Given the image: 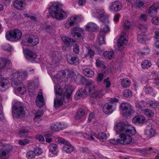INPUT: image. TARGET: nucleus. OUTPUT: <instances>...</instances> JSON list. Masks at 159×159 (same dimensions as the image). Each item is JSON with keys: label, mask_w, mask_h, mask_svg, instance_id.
Wrapping results in <instances>:
<instances>
[{"label": "nucleus", "mask_w": 159, "mask_h": 159, "mask_svg": "<svg viewBox=\"0 0 159 159\" xmlns=\"http://www.w3.org/2000/svg\"><path fill=\"white\" fill-rule=\"evenodd\" d=\"M116 131L119 132H124L125 133L121 134L120 135V144L122 145L129 144L132 141L131 136L136 133L135 128L131 125H128L123 123L117 124Z\"/></svg>", "instance_id": "obj_1"}, {"label": "nucleus", "mask_w": 159, "mask_h": 159, "mask_svg": "<svg viewBox=\"0 0 159 159\" xmlns=\"http://www.w3.org/2000/svg\"><path fill=\"white\" fill-rule=\"evenodd\" d=\"M62 5L57 2L54 3L49 7V13L53 18L58 20H63L67 16V13L62 9Z\"/></svg>", "instance_id": "obj_2"}, {"label": "nucleus", "mask_w": 159, "mask_h": 159, "mask_svg": "<svg viewBox=\"0 0 159 159\" xmlns=\"http://www.w3.org/2000/svg\"><path fill=\"white\" fill-rule=\"evenodd\" d=\"M25 113L23 105L19 102H16L12 106V114L14 117L23 116Z\"/></svg>", "instance_id": "obj_3"}, {"label": "nucleus", "mask_w": 159, "mask_h": 159, "mask_svg": "<svg viewBox=\"0 0 159 159\" xmlns=\"http://www.w3.org/2000/svg\"><path fill=\"white\" fill-rule=\"evenodd\" d=\"M21 35V31L18 29H16L7 32L6 34V37L7 40L13 41L20 39Z\"/></svg>", "instance_id": "obj_4"}, {"label": "nucleus", "mask_w": 159, "mask_h": 159, "mask_svg": "<svg viewBox=\"0 0 159 159\" xmlns=\"http://www.w3.org/2000/svg\"><path fill=\"white\" fill-rule=\"evenodd\" d=\"M39 43V39L36 35H30L27 38L24 39L22 41V44L26 46L33 47Z\"/></svg>", "instance_id": "obj_5"}, {"label": "nucleus", "mask_w": 159, "mask_h": 159, "mask_svg": "<svg viewBox=\"0 0 159 159\" xmlns=\"http://www.w3.org/2000/svg\"><path fill=\"white\" fill-rule=\"evenodd\" d=\"M120 107L122 111V115L124 116L127 117L131 113L134 112L132 106L127 102L122 103L120 105Z\"/></svg>", "instance_id": "obj_6"}, {"label": "nucleus", "mask_w": 159, "mask_h": 159, "mask_svg": "<svg viewBox=\"0 0 159 159\" xmlns=\"http://www.w3.org/2000/svg\"><path fill=\"white\" fill-rule=\"evenodd\" d=\"M128 36L125 32H123L120 35L117 42L118 50L120 51L123 49L126 45L128 41Z\"/></svg>", "instance_id": "obj_7"}, {"label": "nucleus", "mask_w": 159, "mask_h": 159, "mask_svg": "<svg viewBox=\"0 0 159 159\" xmlns=\"http://www.w3.org/2000/svg\"><path fill=\"white\" fill-rule=\"evenodd\" d=\"M11 149V146L9 144H6L0 149V159H7L9 153Z\"/></svg>", "instance_id": "obj_8"}, {"label": "nucleus", "mask_w": 159, "mask_h": 159, "mask_svg": "<svg viewBox=\"0 0 159 159\" xmlns=\"http://www.w3.org/2000/svg\"><path fill=\"white\" fill-rule=\"evenodd\" d=\"M81 20V18L79 16H72L66 22L65 27L67 29H69L75 24L80 21Z\"/></svg>", "instance_id": "obj_9"}, {"label": "nucleus", "mask_w": 159, "mask_h": 159, "mask_svg": "<svg viewBox=\"0 0 159 159\" xmlns=\"http://www.w3.org/2000/svg\"><path fill=\"white\" fill-rule=\"evenodd\" d=\"M122 6L120 2L118 1L112 2L109 7V9L111 12H117L122 9Z\"/></svg>", "instance_id": "obj_10"}, {"label": "nucleus", "mask_w": 159, "mask_h": 159, "mask_svg": "<svg viewBox=\"0 0 159 159\" xmlns=\"http://www.w3.org/2000/svg\"><path fill=\"white\" fill-rule=\"evenodd\" d=\"M67 58L68 62L71 65H77L80 63V59L77 56L67 55Z\"/></svg>", "instance_id": "obj_11"}, {"label": "nucleus", "mask_w": 159, "mask_h": 159, "mask_svg": "<svg viewBox=\"0 0 159 159\" xmlns=\"http://www.w3.org/2000/svg\"><path fill=\"white\" fill-rule=\"evenodd\" d=\"M67 126V125L64 126L60 123L55 122L51 125L50 128L52 131H57L65 128Z\"/></svg>", "instance_id": "obj_12"}, {"label": "nucleus", "mask_w": 159, "mask_h": 159, "mask_svg": "<svg viewBox=\"0 0 159 159\" xmlns=\"http://www.w3.org/2000/svg\"><path fill=\"white\" fill-rule=\"evenodd\" d=\"M103 112L106 114L112 113L113 111V105L111 103H107L103 106L102 108Z\"/></svg>", "instance_id": "obj_13"}, {"label": "nucleus", "mask_w": 159, "mask_h": 159, "mask_svg": "<svg viewBox=\"0 0 159 159\" xmlns=\"http://www.w3.org/2000/svg\"><path fill=\"white\" fill-rule=\"evenodd\" d=\"M36 106L39 107H42L44 105L43 97L41 92L38 93L36 98Z\"/></svg>", "instance_id": "obj_14"}, {"label": "nucleus", "mask_w": 159, "mask_h": 159, "mask_svg": "<svg viewBox=\"0 0 159 159\" xmlns=\"http://www.w3.org/2000/svg\"><path fill=\"white\" fill-rule=\"evenodd\" d=\"M25 6L24 0H16L13 4V6L15 8L19 10L24 9Z\"/></svg>", "instance_id": "obj_15"}, {"label": "nucleus", "mask_w": 159, "mask_h": 159, "mask_svg": "<svg viewBox=\"0 0 159 159\" xmlns=\"http://www.w3.org/2000/svg\"><path fill=\"white\" fill-rule=\"evenodd\" d=\"M13 77L14 80L21 79L23 80L25 79L27 76V72L23 71L21 72H17L13 73L12 75Z\"/></svg>", "instance_id": "obj_16"}, {"label": "nucleus", "mask_w": 159, "mask_h": 159, "mask_svg": "<svg viewBox=\"0 0 159 159\" xmlns=\"http://www.w3.org/2000/svg\"><path fill=\"white\" fill-rule=\"evenodd\" d=\"M82 32L83 30L81 29L78 27H75L71 30V33L73 37L76 39L80 37Z\"/></svg>", "instance_id": "obj_17"}, {"label": "nucleus", "mask_w": 159, "mask_h": 159, "mask_svg": "<svg viewBox=\"0 0 159 159\" xmlns=\"http://www.w3.org/2000/svg\"><path fill=\"white\" fill-rule=\"evenodd\" d=\"M97 16L101 21H104L107 20V16L104 11L103 9L97 11Z\"/></svg>", "instance_id": "obj_18"}, {"label": "nucleus", "mask_w": 159, "mask_h": 159, "mask_svg": "<svg viewBox=\"0 0 159 159\" xmlns=\"http://www.w3.org/2000/svg\"><path fill=\"white\" fill-rule=\"evenodd\" d=\"M51 58L52 62L54 64H56L61 59L62 57L57 52L55 51L52 52Z\"/></svg>", "instance_id": "obj_19"}, {"label": "nucleus", "mask_w": 159, "mask_h": 159, "mask_svg": "<svg viewBox=\"0 0 159 159\" xmlns=\"http://www.w3.org/2000/svg\"><path fill=\"white\" fill-rule=\"evenodd\" d=\"M146 121L145 117L142 116H135L132 119L133 122L135 124H142Z\"/></svg>", "instance_id": "obj_20"}, {"label": "nucleus", "mask_w": 159, "mask_h": 159, "mask_svg": "<svg viewBox=\"0 0 159 159\" xmlns=\"http://www.w3.org/2000/svg\"><path fill=\"white\" fill-rule=\"evenodd\" d=\"M25 57L28 61H34L37 57V54L36 53L33 52L31 51L27 50L25 52Z\"/></svg>", "instance_id": "obj_21"}, {"label": "nucleus", "mask_w": 159, "mask_h": 159, "mask_svg": "<svg viewBox=\"0 0 159 159\" xmlns=\"http://www.w3.org/2000/svg\"><path fill=\"white\" fill-rule=\"evenodd\" d=\"M61 39L64 44L67 47L71 46L75 42V40L67 36H63L61 38Z\"/></svg>", "instance_id": "obj_22"}, {"label": "nucleus", "mask_w": 159, "mask_h": 159, "mask_svg": "<svg viewBox=\"0 0 159 159\" xmlns=\"http://www.w3.org/2000/svg\"><path fill=\"white\" fill-rule=\"evenodd\" d=\"M95 87V86L94 81L90 80L86 82L85 89L83 90H86V92L88 91L89 93H91L94 90Z\"/></svg>", "instance_id": "obj_23"}, {"label": "nucleus", "mask_w": 159, "mask_h": 159, "mask_svg": "<svg viewBox=\"0 0 159 159\" xmlns=\"http://www.w3.org/2000/svg\"><path fill=\"white\" fill-rule=\"evenodd\" d=\"M10 86V83L7 79H3L0 81V89L2 91L7 89Z\"/></svg>", "instance_id": "obj_24"}, {"label": "nucleus", "mask_w": 159, "mask_h": 159, "mask_svg": "<svg viewBox=\"0 0 159 159\" xmlns=\"http://www.w3.org/2000/svg\"><path fill=\"white\" fill-rule=\"evenodd\" d=\"M87 95V92L86 90L81 89L78 91L74 96L75 100H78L82 97H84Z\"/></svg>", "instance_id": "obj_25"}, {"label": "nucleus", "mask_w": 159, "mask_h": 159, "mask_svg": "<svg viewBox=\"0 0 159 159\" xmlns=\"http://www.w3.org/2000/svg\"><path fill=\"white\" fill-rule=\"evenodd\" d=\"M105 93L103 90L95 91L91 95V97L93 98H100L104 95Z\"/></svg>", "instance_id": "obj_26"}, {"label": "nucleus", "mask_w": 159, "mask_h": 159, "mask_svg": "<svg viewBox=\"0 0 159 159\" xmlns=\"http://www.w3.org/2000/svg\"><path fill=\"white\" fill-rule=\"evenodd\" d=\"M48 148L49 152L52 154H56L58 152L57 146L56 144L54 143L51 144L48 146Z\"/></svg>", "instance_id": "obj_27"}, {"label": "nucleus", "mask_w": 159, "mask_h": 159, "mask_svg": "<svg viewBox=\"0 0 159 159\" xmlns=\"http://www.w3.org/2000/svg\"><path fill=\"white\" fill-rule=\"evenodd\" d=\"M98 28V27L95 23L90 22L88 23L86 26V30L87 31H95Z\"/></svg>", "instance_id": "obj_28"}, {"label": "nucleus", "mask_w": 159, "mask_h": 159, "mask_svg": "<svg viewBox=\"0 0 159 159\" xmlns=\"http://www.w3.org/2000/svg\"><path fill=\"white\" fill-rule=\"evenodd\" d=\"M83 137L86 139L90 141H94L95 138L94 137L96 136V134L92 132L90 134H88L87 133H84L83 134Z\"/></svg>", "instance_id": "obj_29"}, {"label": "nucleus", "mask_w": 159, "mask_h": 159, "mask_svg": "<svg viewBox=\"0 0 159 159\" xmlns=\"http://www.w3.org/2000/svg\"><path fill=\"white\" fill-rule=\"evenodd\" d=\"M157 12V10L153 5L150 7L147 10L148 13L151 16L156 15Z\"/></svg>", "instance_id": "obj_30"}, {"label": "nucleus", "mask_w": 159, "mask_h": 159, "mask_svg": "<svg viewBox=\"0 0 159 159\" xmlns=\"http://www.w3.org/2000/svg\"><path fill=\"white\" fill-rule=\"evenodd\" d=\"M155 130L152 128H148L145 130V134L149 138L152 137L155 134Z\"/></svg>", "instance_id": "obj_31"}, {"label": "nucleus", "mask_w": 159, "mask_h": 159, "mask_svg": "<svg viewBox=\"0 0 159 159\" xmlns=\"http://www.w3.org/2000/svg\"><path fill=\"white\" fill-rule=\"evenodd\" d=\"M101 26L99 33L100 34L104 35L110 31V28L108 25L103 24Z\"/></svg>", "instance_id": "obj_32"}, {"label": "nucleus", "mask_w": 159, "mask_h": 159, "mask_svg": "<svg viewBox=\"0 0 159 159\" xmlns=\"http://www.w3.org/2000/svg\"><path fill=\"white\" fill-rule=\"evenodd\" d=\"M62 149L63 151L66 153H70L73 151V148L68 142V144H66L63 146Z\"/></svg>", "instance_id": "obj_33"}, {"label": "nucleus", "mask_w": 159, "mask_h": 159, "mask_svg": "<svg viewBox=\"0 0 159 159\" xmlns=\"http://www.w3.org/2000/svg\"><path fill=\"white\" fill-rule=\"evenodd\" d=\"M63 104V102L61 98H59L57 97L54 99V107L56 108H57Z\"/></svg>", "instance_id": "obj_34"}, {"label": "nucleus", "mask_w": 159, "mask_h": 159, "mask_svg": "<svg viewBox=\"0 0 159 159\" xmlns=\"http://www.w3.org/2000/svg\"><path fill=\"white\" fill-rule=\"evenodd\" d=\"M84 74L87 76L89 77H93L94 74V72L91 69L85 68L83 70Z\"/></svg>", "instance_id": "obj_35"}, {"label": "nucleus", "mask_w": 159, "mask_h": 159, "mask_svg": "<svg viewBox=\"0 0 159 159\" xmlns=\"http://www.w3.org/2000/svg\"><path fill=\"white\" fill-rule=\"evenodd\" d=\"M152 64L149 60H146L143 61L141 63V66L143 69H147L150 67Z\"/></svg>", "instance_id": "obj_36"}, {"label": "nucleus", "mask_w": 159, "mask_h": 159, "mask_svg": "<svg viewBox=\"0 0 159 159\" xmlns=\"http://www.w3.org/2000/svg\"><path fill=\"white\" fill-rule=\"evenodd\" d=\"M130 82L127 78L122 79L121 81V84L124 88H127L130 86Z\"/></svg>", "instance_id": "obj_37"}, {"label": "nucleus", "mask_w": 159, "mask_h": 159, "mask_svg": "<svg viewBox=\"0 0 159 159\" xmlns=\"http://www.w3.org/2000/svg\"><path fill=\"white\" fill-rule=\"evenodd\" d=\"M85 112L82 109H80L77 110L75 115V118L76 119H79L82 118L84 115Z\"/></svg>", "instance_id": "obj_38"}, {"label": "nucleus", "mask_w": 159, "mask_h": 159, "mask_svg": "<svg viewBox=\"0 0 159 159\" xmlns=\"http://www.w3.org/2000/svg\"><path fill=\"white\" fill-rule=\"evenodd\" d=\"M97 138L100 141L104 142L107 139V137L105 133L102 132L98 134Z\"/></svg>", "instance_id": "obj_39"}, {"label": "nucleus", "mask_w": 159, "mask_h": 159, "mask_svg": "<svg viewBox=\"0 0 159 159\" xmlns=\"http://www.w3.org/2000/svg\"><path fill=\"white\" fill-rule=\"evenodd\" d=\"M144 114L148 117H151L153 116L154 112L152 110L148 108L145 109L143 111Z\"/></svg>", "instance_id": "obj_40"}, {"label": "nucleus", "mask_w": 159, "mask_h": 159, "mask_svg": "<svg viewBox=\"0 0 159 159\" xmlns=\"http://www.w3.org/2000/svg\"><path fill=\"white\" fill-rule=\"evenodd\" d=\"M114 55V52L113 51H106L103 53L104 56L106 58L109 59H112Z\"/></svg>", "instance_id": "obj_41"}, {"label": "nucleus", "mask_w": 159, "mask_h": 159, "mask_svg": "<svg viewBox=\"0 0 159 159\" xmlns=\"http://www.w3.org/2000/svg\"><path fill=\"white\" fill-rule=\"evenodd\" d=\"M144 2L140 0H136L133 5L135 8H140L143 6L144 4Z\"/></svg>", "instance_id": "obj_42"}, {"label": "nucleus", "mask_w": 159, "mask_h": 159, "mask_svg": "<svg viewBox=\"0 0 159 159\" xmlns=\"http://www.w3.org/2000/svg\"><path fill=\"white\" fill-rule=\"evenodd\" d=\"M143 90L146 94L152 95L153 96L155 95L153 89L149 86H146L145 87Z\"/></svg>", "instance_id": "obj_43"}, {"label": "nucleus", "mask_w": 159, "mask_h": 159, "mask_svg": "<svg viewBox=\"0 0 159 159\" xmlns=\"http://www.w3.org/2000/svg\"><path fill=\"white\" fill-rule=\"evenodd\" d=\"M66 72L63 70H61L56 75V80L57 79L61 80L66 76Z\"/></svg>", "instance_id": "obj_44"}, {"label": "nucleus", "mask_w": 159, "mask_h": 159, "mask_svg": "<svg viewBox=\"0 0 159 159\" xmlns=\"http://www.w3.org/2000/svg\"><path fill=\"white\" fill-rule=\"evenodd\" d=\"M146 102L143 100H141L139 102H137L136 103V107L141 110L145 107Z\"/></svg>", "instance_id": "obj_45"}, {"label": "nucleus", "mask_w": 159, "mask_h": 159, "mask_svg": "<svg viewBox=\"0 0 159 159\" xmlns=\"http://www.w3.org/2000/svg\"><path fill=\"white\" fill-rule=\"evenodd\" d=\"M137 39L139 42L143 43L147 40V38L144 34H139L137 36Z\"/></svg>", "instance_id": "obj_46"}, {"label": "nucleus", "mask_w": 159, "mask_h": 159, "mask_svg": "<svg viewBox=\"0 0 159 159\" xmlns=\"http://www.w3.org/2000/svg\"><path fill=\"white\" fill-rule=\"evenodd\" d=\"M15 89L21 95H24L26 93V89L23 85L19 87H16Z\"/></svg>", "instance_id": "obj_47"}, {"label": "nucleus", "mask_w": 159, "mask_h": 159, "mask_svg": "<svg viewBox=\"0 0 159 159\" xmlns=\"http://www.w3.org/2000/svg\"><path fill=\"white\" fill-rule=\"evenodd\" d=\"M65 91L64 94L71 96L73 90V87L70 85L66 86L65 87Z\"/></svg>", "instance_id": "obj_48"}, {"label": "nucleus", "mask_w": 159, "mask_h": 159, "mask_svg": "<svg viewBox=\"0 0 159 159\" xmlns=\"http://www.w3.org/2000/svg\"><path fill=\"white\" fill-rule=\"evenodd\" d=\"M97 41L98 42V44L100 45L104 44L105 42L104 35L99 34L98 37Z\"/></svg>", "instance_id": "obj_49"}, {"label": "nucleus", "mask_w": 159, "mask_h": 159, "mask_svg": "<svg viewBox=\"0 0 159 159\" xmlns=\"http://www.w3.org/2000/svg\"><path fill=\"white\" fill-rule=\"evenodd\" d=\"M54 89L57 97L58 96H61V95L62 94L63 92L61 88L60 87L55 86H54Z\"/></svg>", "instance_id": "obj_50"}, {"label": "nucleus", "mask_w": 159, "mask_h": 159, "mask_svg": "<svg viewBox=\"0 0 159 159\" xmlns=\"http://www.w3.org/2000/svg\"><path fill=\"white\" fill-rule=\"evenodd\" d=\"M26 156L28 159H33L35 158L36 155L34 151H30L27 152Z\"/></svg>", "instance_id": "obj_51"}, {"label": "nucleus", "mask_w": 159, "mask_h": 159, "mask_svg": "<svg viewBox=\"0 0 159 159\" xmlns=\"http://www.w3.org/2000/svg\"><path fill=\"white\" fill-rule=\"evenodd\" d=\"M7 62V59L0 58V70L5 67Z\"/></svg>", "instance_id": "obj_52"}, {"label": "nucleus", "mask_w": 159, "mask_h": 159, "mask_svg": "<svg viewBox=\"0 0 159 159\" xmlns=\"http://www.w3.org/2000/svg\"><path fill=\"white\" fill-rule=\"evenodd\" d=\"M29 133V131L26 129H23L20 130L19 132V135L21 137L26 136Z\"/></svg>", "instance_id": "obj_53"}, {"label": "nucleus", "mask_w": 159, "mask_h": 159, "mask_svg": "<svg viewBox=\"0 0 159 159\" xmlns=\"http://www.w3.org/2000/svg\"><path fill=\"white\" fill-rule=\"evenodd\" d=\"M123 26L124 30L128 31L130 29L131 26L130 22L127 20L125 21L124 22Z\"/></svg>", "instance_id": "obj_54"}, {"label": "nucleus", "mask_w": 159, "mask_h": 159, "mask_svg": "<svg viewBox=\"0 0 159 159\" xmlns=\"http://www.w3.org/2000/svg\"><path fill=\"white\" fill-rule=\"evenodd\" d=\"M122 94L125 97H130L132 95V92L129 89H126L123 91Z\"/></svg>", "instance_id": "obj_55"}, {"label": "nucleus", "mask_w": 159, "mask_h": 159, "mask_svg": "<svg viewBox=\"0 0 159 159\" xmlns=\"http://www.w3.org/2000/svg\"><path fill=\"white\" fill-rule=\"evenodd\" d=\"M43 115V111L42 110H38L36 111L35 116L34 118L35 121H36V120L39 119V117H41Z\"/></svg>", "instance_id": "obj_56"}, {"label": "nucleus", "mask_w": 159, "mask_h": 159, "mask_svg": "<svg viewBox=\"0 0 159 159\" xmlns=\"http://www.w3.org/2000/svg\"><path fill=\"white\" fill-rule=\"evenodd\" d=\"M85 80L84 78L80 75L77 76L75 79V81L78 84H80L81 83H82L83 81Z\"/></svg>", "instance_id": "obj_57"}, {"label": "nucleus", "mask_w": 159, "mask_h": 159, "mask_svg": "<svg viewBox=\"0 0 159 159\" xmlns=\"http://www.w3.org/2000/svg\"><path fill=\"white\" fill-rule=\"evenodd\" d=\"M138 27L139 30L141 32L145 33L147 31V27L145 24H140Z\"/></svg>", "instance_id": "obj_58"}, {"label": "nucleus", "mask_w": 159, "mask_h": 159, "mask_svg": "<svg viewBox=\"0 0 159 159\" xmlns=\"http://www.w3.org/2000/svg\"><path fill=\"white\" fill-rule=\"evenodd\" d=\"M2 48L5 51L10 52L11 49V46L9 44L5 43L2 46Z\"/></svg>", "instance_id": "obj_59"}, {"label": "nucleus", "mask_w": 159, "mask_h": 159, "mask_svg": "<svg viewBox=\"0 0 159 159\" xmlns=\"http://www.w3.org/2000/svg\"><path fill=\"white\" fill-rule=\"evenodd\" d=\"M110 143L114 145L120 144V139H111L109 140Z\"/></svg>", "instance_id": "obj_60"}, {"label": "nucleus", "mask_w": 159, "mask_h": 159, "mask_svg": "<svg viewBox=\"0 0 159 159\" xmlns=\"http://www.w3.org/2000/svg\"><path fill=\"white\" fill-rule=\"evenodd\" d=\"M70 97V95L64 94L63 97V99L64 102L66 103H67L69 102L71 100Z\"/></svg>", "instance_id": "obj_61"}, {"label": "nucleus", "mask_w": 159, "mask_h": 159, "mask_svg": "<svg viewBox=\"0 0 159 159\" xmlns=\"http://www.w3.org/2000/svg\"><path fill=\"white\" fill-rule=\"evenodd\" d=\"M30 142V141L27 139H24L23 140H19L18 141V143L20 145H25L29 143Z\"/></svg>", "instance_id": "obj_62"}, {"label": "nucleus", "mask_w": 159, "mask_h": 159, "mask_svg": "<svg viewBox=\"0 0 159 159\" xmlns=\"http://www.w3.org/2000/svg\"><path fill=\"white\" fill-rule=\"evenodd\" d=\"M148 103L149 104L150 107L155 108L157 106V103L155 102H152V100H149L148 102Z\"/></svg>", "instance_id": "obj_63"}, {"label": "nucleus", "mask_w": 159, "mask_h": 159, "mask_svg": "<svg viewBox=\"0 0 159 159\" xmlns=\"http://www.w3.org/2000/svg\"><path fill=\"white\" fill-rule=\"evenodd\" d=\"M152 23L156 25L159 24V17H153L152 20Z\"/></svg>", "instance_id": "obj_64"}]
</instances>
